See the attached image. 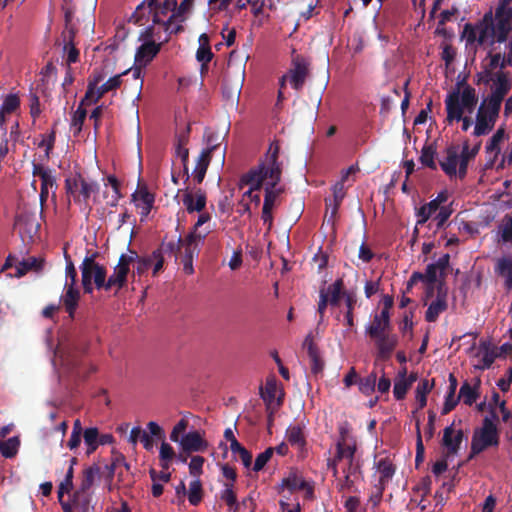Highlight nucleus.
<instances>
[{
    "instance_id": "7ed1b4c3",
    "label": "nucleus",
    "mask_w": 512,
    "mask_h": 512,
    "mask_svg": "<svg viewBox=\"0 0 512 512\" xmlns=\"http://www.w3.org/2000/svg\"><path fill=\"white\" fill-rule=\"evenodd\" d=\"M280 146L278 142H272L268 152L257 167L244 174L239 181V187L248 186L244 196H252V192L259 191L265 186V198L263 207L273 210L275 201L282 189L278 187L281 180V163L278 161Z\"/></svg>"
},
{
    "instance_id": "13d9d810",
    "label": "nucleus",
    "mask_w": 512,
    "mask_h": 512,
    "mask_svg": "<svg viewBox=\"0 0 512 512\" xmlns=\"http://www.w3.org/2000/svg\"><path fill=\"white\" fill-rule=\"evenodd\" d=\"M332 193H333V201H334V211L335 212L342 200L344 199L345 195H346V187L345 185H343L342 182H336L333 186H332Z\"/></svg>"
},
{
    "instance_id": "1a4fd4ad",
    "label": "nucleus",
    "mask_w": 512,
    "mask_h": 512,
    "mask_svg": "<svg viewBox=\"0 0 512 512\" xmlns=\"http://www.w3.org/2000/svg\"><path fill=\"white\" fill-rule=\"evenodd\" d=\"M64 257L66 262L65 284L64 294L62 295L61 299L66 308V311L69 313V316L73 317L78 305V301L80 299V292L76 287L77 271L70 256L65 253Z\"/></svg>"
},
{
    "instance_id": "393cba45",
    "label": "nucleus",
    "mask_w": 512,
    "mask_h": 512,
    "mask_svg": "<svg viewBox=\"0 0 512 512\" xmlns=\"http://www.w3.org/2000/svg\"><path fill=\"white\" fill-rule=\"evenodd\" d=\"M210 215L208 213H201L194 224L193 231L189 233L186 240L191 244L203 242L206 236L212 231L210 225Z\"/></svg>"
},
{
    "instance_id": "473e14b6",
    "label": "nucleus",
    "mask_w": 512,
    "mask_h": 512,
    "mask_svg": "<svg viewBox=\"0 0 512 512\" xmlns=\"http://www.w3.org/2000/svg\"><path fill=\"white\" fill-rule=\"evenodd\" d=\"M417 377L415 374H410L409 376L406 373V369H403L399 372L397 378L395 379L393 393L394 397L397 400H401L405 397L408 389L411 387L414 381H416Z\"/></svg>"
},
{
    "instance_id": "de8ad7c7",
    "label": "nucleus",
    "mask_w": 512,
    "mask_h": 512,
    "mask_svg": "<svg viewBox=\"0 0 512 512\" xmlns=\"http://www.w3.org/2000/svg\"><path fill=\"white\" fill-rule=\"evenodd\" d=\"M150 261V255L141 258L136 255V259H133V262L131 263V265L133 266V281H136V276L141 277L150 269Z\"/></svg>"
},
{
    "instance_id": "774afa93",
    "label": "nucleus",
    "mask_w": 512,
    "mask_h": 512,
    "mask_svg": "<svg viewBox=\"0 0 512 512\" xmlns=\"http://www.w3.org/2000/svg\"><path fill=\"white\" fill-rule=\"evenodd\" d=\"M196 58L202 64H207L212 58L210 47H198Z\"/></svg>"
},
{
    "instance_id": "052dcab7",
    "label": "nucleus",
    "mask_w": 512,
    "mask_h": 512,
    "mask_svg": "<svg viewBox=\"0 0 512 512\" xmlns=\"http://www.w3.org/2000/svg\"><path fill=\"white\" fill-rule=\"evenodd\" d=\"M204 458L201 456H193L189 463V472L195 478H198L203 472Z\"/></svg>"
},
{
    "instance_id": "79ce46f5",
    "label": "nucleus",
    "mask_w": 512,
    "mask_h": 512,
    "mask_svg": "<svg viewBox=\"0 0 512 512\" xmlns=\"http://www.w3.org/2000/svg\"><path fill=\"white\" fill-rule=\"evenodd\" d=\"M433 385V382L427 379H423L418 383L415 390V399L418 409H422L426 406L427 394L432 390Z\"/></svg>"
},
{
    "instance_id": "c03bdc74",
    "label": "nucleus",
    "mask_w": 512,
    "mask_h": 512,
    "mask_svg": "<svg viewBox=\"0 0 512 512\" xmlns=\"http://www.w3.org/2000/svg\"><path fill=\"white\" fill-rule=\"evenodd\" d=\"M160 441H161V445L159 448L160 464L163 469L167 470L170 467V464H171L172 460L175 458L176 454H175L174 448L169 443L164 441V439H162Z\"/></svg>"
},
{
    "instance_id": "37998d69",
    "label": "nucleus",
    "mask_w": 512,
    "mask_h": 512,
    "mask_svg": "<svg viewBox=\"0 0 512 512\" xmlns=\"http://www.w3.org/2000/svg\"><path fill=\"white\" fill-rule=\"evenodd\" d=\"M304 346L308 349V355L311 360V369L313 373H319L323 368V362L319 357L318 351L313 345V341L310 337H307L304 341Z\"/></svg>"
},
{
    "instance_id": "c9c22d12",
    "label": "nucleus",
    "mask_w": 512,
    "mask_h": 512,
    "mask_svg": "<svg viewBox=\"0 0 512 512\" xmlns=\"http://www.w3.org/2000/svg\"><path fill=\"white\" fill-rule=\"evenodd\" d=\"M99 477V467L90 466L83 470L82 480L78 490L75 492V497H79L80 494H86Z\"/></svg>"
},
{
    "instance_id": "f704fd0d",
    "label": "nucleus",
    "mask_w": 512,
    "mask_h": 512,
    "mask_svg": "<svg viewBox=\"0 0 512 512\" xmlns=\"http://www.w3.org/2000/svg\"><path fill=\"white\" fill-rule=\"evenodd\" d=\"M326 297L329 299V304L331 306H338L341 298H344V293H348L349 291H344V282L342 278H338L332 284H330L327 288H323L320 290Z\"/></svg>"
},
{
    "instance_id": "6e6552de",
    "label": "nucleus",
    "mask_w": 512,
    "mask_h": 512,
    "mask_svg": "<svg viewBox=\"0 0 512 512\" xmlns=\"http://www.w3.org/2000/svg\"><path fill=\"white\" fill-rule=\"evenodd\" d=\"M499 445V432L495 423L485 418L481 427L474 430L471 439L470 458L489 448Z\"/></svg>"
},
{
    "instance_id": "a18cd8bd",
    "label": "nucleus",
    "mask_w": 512,
    "mask_h": 512,
    "mask_svg": "<svg viewBox=\"0 0 512 512\" xmlns=\"http://www.w3.org/2000/svg\"><path fill=\"white\" fill-rule=\"evenodd\" d=\"M84 443L87 447V453L94 452L99 446V432L95 427L86 428L82 434Z\"/></svg>"
},
{
    "instance_id": "20e7f679",
    "label": "nucleus",
    "mask_w": 512,
    "mask_h": 512,
    "mask_svg": "<svg viewBox=\"0 0 512 512\" xmlns=\"http://www.w3.org/2000/svg\"><path fill=\"white\" fill-rule=\"evenodd\" d=\"M444 103L447 124H460L461 130L467 132L473 125L472 114L478 103L476 90L468 85L457 86L446 95Z\"/></svg>"
},
{
    "instance_id": "0e129e2a",
    "label": "nucleus",
    "mask_w": 512,
    "mask_h": 512,
    "mask_svg": "<svg viewBox=\"0 0 512 512\" xmlns=\"http://www.w3.org/2000/svg\"><path fill=\"white\" fill-rule=\"evenodd\" d=\"M434 214L430 207L426 204L422 205L420 208L416 210V220L417 225H422L427 222V220L432 217Z\"/></svg>"
},
{
    "instance_id": "412c9836",
    "label": "nucleus",
    "mask_w": 512,
    "mask_h": 512,
    "mask_svg": "<svg viewBox=\"0 0 512 512\" xmlns=\"http://www.w3.org/2000/svg\"><path fill=\"white\" fill-rule=\"evenodd\" d=\"M15 267V277H22L30 270H39L42 267V261L35 257H28L22 261H18L16 257L9 255L3 266V269Z\"/></svg>"
},
{
    "instance_id": "39448f33",
    "label": "nucleus",
    "mask_w": 512,
    "mask_h": 512,
    "mask_svg": "<svg viewBox=\"0 0 512 512\" xmlns=\"http://www.w3.org/2000/svg\"><path fill=\"white\" fill-rule=\"evenodd\" d=\"M356 441L353 437H343L337 441V455L334 460L328 462L334 476H337V462H343V480L339 482L340 490H353L360 480V465L355 457Z\"/></svg>"
},
{
    "instance_id": "a211bd4d",
    "label": "nucleus",
    "mask_w": 512,
    "mask_h": 512,
    "mask_svg": "<svg viewBox=\"0 0 512 512\" xmlns=\"http://www.w3.org/2000/svg\"><path fill=\"white\" fill-rule=\"evenodd\" d=\"M489 80L493 82L492 92L484 101L500 109L502 100L510 89L509 80L502 72H497L495 77H490Z\"/></svg>"
},
{
    "instance_id": "4468645a",
    "label": "nucleus",
    "mask_w": 512,
    "mask_h": 512,
    "mask_svg": "<svg viewBox=\"0 0 512 512\" xmlns=\"http://www.w3.org/2000/svg\"><path fill=\"white\" fill-rule=\"evenodd\" d=\"M133 259H136L135 252H130L129 254L122 255L120 257L119 263L115 267L113 274L106 281L105 289H120L123 287Z\"/></svg>"
},
{
    "instance_id": "69168bd1",
    "label": "nucleus",
    "mask_w": 512,
    "mask_h": 512,
    "mask_svg": "<svg viewBox=\"0 0 512 512\" xmlns=\"http://www.w3.org/2000/svg\"><path fill=\"white\" fill-rule=\"evenodd\" d=\"M451 214L452 210L449 206H442L434 216V220L436 221L437 227L443 226Z\"/></svg>"
},
{
    "instance_id": "5701e85b",
    "label": "nucleus",
    "mask_w": 512,
    "mask_h": 512,
    "mask_svg": "<svg viewBox=\"0 0 512 512\" xmlns=\"http://www.w3.org/2000/svg\"><path fill=\"white\" fill-rule=\"evenodd\" d=\"M178 444L186 453L203 452L208 447L207 442L198 431L183 434Z\"/></svg>"
},
{
    "instance_id": "ea45409f",
    "label": "nucleus",
    "mask_w": 512,
    "mask_h": 512,
    "mask_svg": "<svg viewBox=\"0 0 512 512\" xmlns=\"http://www.w3.org/2000/svg\"><path fill=\"white\" fill-rule=\"evenodd\" d=\"M509 139V136L504 127H499L496 132L490 137L485 145V150H493L501 153L502 146Z\"/></svg>"
},
{
    "instance_id": "dca6fc26",
    "label": "nucleus",
    "mask_w": 512,
    "mask_h": 512,
    "mask_svg": "<svg viewBox=\"0 0 512 512\" xmlns=\"http://www.w3.org/2000/svg\"><path fill=\"white\" fill-rule=\"evenodd\" d=\"M33 176L35 178L33 185L37 180L41 182L40 201L41 204H43L47 200L50 193L55 194V177L52 175V172L49 169L41 165H34Z\"/></svg>"
},
{
    "instance_id": "09e8293b",
    "label": "nucleus",
    "mask_w": 512,
    "mask_h": 512,
    "mask_svg": "<svg viewBox=\"0 0 512 512\" xmlns=\"http://www.w3.org/2000/svg\"><path fill=\"white\" fill-rule=\"evenodd\" d=\"M188 500L191 505H198L202 500V484L199 478H195L189 484Z\"/></svg>"
},
{
    "instance_id": "ddd939ff",
    "label": "nucleus",
    "mask_w": 512,
    "mask_h": 512,
    "mask_svg": "<svg viewBox=\"0 0 512 512\" xmlns=\"http://www.w3.org/2000/svg\"><path fill=\"white\" fill-rule=\"evenodd\" d=\"M443 271L439 265L429 264L426 268L425 273H413L407 282V291H409L413 285L418 282H423L426 287V298L433 295L434 290L438 288V285H442L437 281L439 274Z\"/></svg>"
},
{
    "instance_id": "2eb2a0df",
    "label": "nucleus",
    "mask_w": 512,
    "mask_h": 512,
    "mask_svg": "<svg viewBox=\"0 0 512 512\" xmlns=\"http://www.w3.org/2000/svg\"><path fill=\"white\" fill-rule=\"evenodd\" d=\"M497 356L496 348L491 343L481 341L474 349L472 365L476 370H485L492 365Z\"/></svg>"
},
{
    "instance_id": "603ef678",
    "label": "nucleus",
    "mask_w": 512,
    "mask_h": 512,
    "mask_svg": "<svg viewBox=\"0 0 512 512\" xmlns=\"http://www.w3.org/2000/svg\"><path fill=\"white\" fill-rule=\"evenodd\" d=\"M498 233L505 243H512V217L505 216L499 225Z\"/></svg>"
},
{
    "instance_id": "5fc2aeb1",
    "label": "nucleus",
    "mask_w": 512,
    "mask_h": 512,
    "mask_svg": "<svg viewBox=\"0 0 512 512\" xmlns=\"http://www.w3.org/2000/svg\"><path fill=\"white\" fill-rule=\"evenodd\" d=\"M377 376L375 373H371L367 377L360 379L358 382L359 390L365 394L370 395L375 390Z\"/></svg>"
},
{
    "instance_id": "423d86ee",
    "label": "nucleus",
    "mask_w": 512,
    "mask_h": 512,
    "mask_svg": "<svg viewBox=\"0 0 512 512\" xmlns=\"http://www.w3.org/2000/svg\"><path fill=\"white\" fill-rule=\"evenodd\" d=\"M480 148L481 142L471 146L468 141H465L461 147L451 146L439 160V165L449 178L463 179L467 174L469 161L475 158Z\"/></svg>"
},
{
    "instance_id": "8fccbe9b",
    "label": "nucleus",
    "mask_w": 512,
    "mask_h": 512,
    "mask_svg": "<svg viewBox=\"0 0 512 512\" xmlns=\"http://www.w3.org/2000/svg\"><path fill=\"white\" fill-rule=\"evenodd\" d=\"M223 486L220 497L229 506L230 510L235 512L238 508V503L233 490V484L224 483Z\"/></svg>"
},
{
    "instance_id": "4be33fe9",
    "label": "nucleus",
    "mask_w": 512,
    "mask_h": 512,
    "mask_svg": "<svg viewBox=\"0 0 512 512\" xmlns=\"http://www.w3.org/2000/svg\"><path fill=\"white\" fill-rule=\"evenodd\" d=\"M395 473V468L392 462L388 458L380 459L376 464L375 474L378 476L377 487V499H381L383 490L386 484L392 479Z\"/></svg>"
},
{
    "instance_id": "c85d7f7f",
    "label": "nucleus",
    "mask_w": 512,
    "mask_h": 512,
    "mask_svg": "<svg viewBox=\"0 0 512 512\" xmlns=\"http://www.w3.org/2000/svg\"><path fill=\"white\" fill-rule=\"evenodd\" d=\"M132 201L140 210L141 220H143L153 207L154 196L146 188H140L132 194Z\"/></svg>"
},
{
    "instance_id": "3c124183",
    "label": "nucleus",
    "mask_w": 512,
    "mask_h": 512,
    "mask_svg": "<svg viewBox=\"0 0 512 512\" xmlns=\"http://www.w3.org/2000/svg\"><path fill=\"white\" fill-rule=\"evenodd\" d=\"M344 300H345V304H346V308H347L346 314H345L346 325L349 328H352L354 326L353 309L356 304V294L353 291L344 293Z\"/></svg>"
},
{
    "instance_id": "72a5a7b5",
    "label": "nucleus",
    "mask_w": 512,
    "mask_h": 512,
    "mask_svg": "<svg viewBox=\"0 0 512 512\" xmlns=\"http://www.w3.org/2000/svg\"><path fill=\"white\" fill-rule=\"evenodd\" d=\"M495 272L504 279V285L512 290V256L507 255L496 261Z\"/></svg>"
},
{
    "instance_id": "4c0bfd02",
    "label": "nucleus",
    "mask_w": 512,
    "mask_h": 512,
    "mask_svg": "<svg viewBox=\"0 0 512 512\" xmlns=\"http://www.w3.org/2000/svg\"><path fill=\"white\" fill-rule=\"evenodd\" d=\"M480 380L476 379L474 384L465 382L459 391L458 398L466 405H472L479 396Z\"/></svg>"
},
{
    "instance_id": "9b49d317",
    "label": "nucleus",
    "mask_w": 512,
    "mask_h": 512,
    "mask_svg": "<svg viewBox=\"0 0 512 512\" xmlns=\"http://www.w3.org/2000/svg\"><path fill=\"white\" fill-rule=\"evenodd\" d=\"M500 109L483 101L477 108L471 135L480 137L489 134L495 126Z\"/></svg>"
},
{
    "instance_id": "c756f323",
    "label": "nucleus",
    "mask_w": 512,
    "mask_h": 512,
    "mask_svg": "<svg viewBox=\"0 0 512 512\" xmlns=\"http://www.w3.org/2000/svg\"><path fill=\"white\" fill-rule=\"evenodd\" d=\"M390 325V313L387 308H383L379 314L374 316L373 322L366 327V332L372 337L384 335Z\"/></svg>"
},
{
    "instance_id": "aec40b11",
    "label": "nucleus",
    "mask_w": 512,
    "mask_h": 512,
    "mask_svg": "<svg viewBox=\"0 0 512 512\" xmlns=\"http://www.w3.org/2000/svg\"><path fill=\"white\" fill-rule=\"evenodd\" d=\"M447 307V291L443 285H438L435 299L428 304V308L425 313L426 321L435 322Z\"/></svg>"
},
{
    "instance_id": "f3484780",
    "label": "nucleus",
    "mask_w": 512,
    "mask_h": 512,
    "mask_svg": "<svg viewBox=\"0 0 512 512\" xmlns=\"http://www.w3.org/2000/svg\"><path fill=\"white\" fill-rule=\"evenodd\" d=\"M261 398L266 403L267 409L274 412L282 403L283 392L275 377H269L265 386L261 388Z\"/></svg>"
},
{
    "instance_id": "2f4dec72",
    "label": "nucleus",
    "mask_w": 512,
    "mask_h": 512,
    "mask_svg": "<svg viewBox=\"0 0 512 512\" xmlns=\"http://www.w3.org/2000/svg\"><path fill=\"white\" fill-rule=\"evenodd\" d=\"M182 202L189 213L201 212L206 206V195L201 190L195 193L185 191L182 195Z\"/></svg>"
},
{
    "instance_id": "864d4df0",
    "label": "nucleus",
    "mask_w": 512,
    "mask_h": 512,
    "mask_svg": "<svg viewBox=\"0 0 512 512\" xmlns=\"http://www.w3.org/2000/svg\"><path fill=\"white\" fill-rule=\"evenodd\" d=\"M435 153H436L435 149L431 145L424 146L422 148L421 155H420L421 163L424 166L435 170L437 168V163L435 161Z\"/></svg>"
},
{
    "instance_id": "bb28decb",
    "label": "nucleus",
    "mask_w": 512,
    "mask_h": 512,
    "mask_svg": "<svg viewBox=\"0 0 512 512\" xmlns=\"http://www.w3.org/2000/svg\"><path fill=\"white\" fill-rule=\"evenodd\" d=\"M215 148H216V145H213V146L203 149L201 151V153L199 154L198 158L196 159V165L191 174L193 181L196 184L202 183V181L206 175L207 168L211 162L212 151Z\"/></svg>"
},
{
    "instance_id": "f257e3e1",
    "label": "nucleus",
    "mask_w": 512,
    "mask_h": 512,
    "mask_svg": "<svg viewBox=\"0 0 512 512\" xmlns=\"http://www.w3.org/2000/svg\"><path fill=\"white\" fill-rule=\"evenodd\" d=\"M176 0H144L131 15L130 21L144 25L152 21L139 35L141 45L135 54V67L132 69L133 77L139 78L142 69L146 67L158 54L161 44L167 39H161L158 30L172 33L174 29L171 21L175 17Z\"/></svg>"
},
{
    "instance_id": "6e6d98bb",
    "label": "nucleus",
    "mask_w": 512,
    "mask_h": 512,
    "mask_svg": "<svg viewBox=\"0 0 512 512\" xmlns=\"http://www.w3.org/2000/svg\"><path fill=\"white\" fill-rule=\"evenodd\" d=\"M19 106H20V100H19L18 96L15 94H9L4 98L0 109L3 112H6L7 114H11V113L15 112L19 108Z\"/></svg>"
},
{
    "instance_id": "f03ea898",
    "label": "nucleus",
    "mask_w": 512,
    "mask_h": 512,
    "mask_svg": "<svg viewBox=\"0 0 512 512\" xmlns=\"http://www.w3.org/2000/svg\"><path fill=\"white\" fill-rule=\"evenodd\" d=\"M512 31V0H499L494 15L488 12L483 19L475 24H466L464 37L467 44H477L488 49L487 62L484 64L485 72L495 77L497 72L508 66L500 53L492 54V47L496 43L505 42Z\"/></svg>"
},
{
    "instance_id": "6ab92c4d",
    "label": "nucleus",
    "mask_w": 512,
    "mask_h": 512,
    "mask_svg": "<svg viewBox=\"0 0 512 512\" xmlns=\"http://www.w3.org/2000/svg\"><path fill=\"white\" fill-rule=\"evenodd\" d=\"M308 64L305 59L297 56L293 58L292 68L289 71L288 75L282 77L281 86L284 85L285 81H289L291 86L298 90L300 89L305 81L308 71Z\"/></svg>"
},
{
    "instance_id": "a878e982",
    "label": "nucleus",
    "mask_w": 512,
    "mask_h": 512,
    "mask_svg": "<svg viewBox=\"0 0 512 512\" xmlns=\"http://www.w3.org/2000/svg\"><path fill=\"white\" fill-rule=\"evenodd\" d=\"M121 77L122 74L110 77L106 82L101 84L97 90H95L94 86H92V88H88L85 94V100H88L90 103H95L105 93L116 90L121 85Z\"/></svg>"
},
{
    "instance_id": "f8f14e48",
    "label": "nucleus",
    "mask_w": 512,
    "mask_h": 512,
    "mask_svg": "<svg viewBox=\"0 0 512 512\" xmlns=\"http://www.w3.org/2000/svg\"><path fill=\"white\" fill-rule=\"evenodd\" d=\"M165 438L163 428L156 422L150 421L147 423V429L144 430L140 426L133 427L130 431L128 441L136 446L138 442L143 445L147 451H153L154 439L162 440Z\"/></svg>"
},
{
    "instance_id": "0eeeda50",
    "label": "nucleus",
    "mask_w": 512,
    "mask_h": 512,
    "mask_svg": "<svg viewBox=\"0 0 512 512\" xmlns=\"http://www.w3.org/2000/svg\"><path fill=\"white\" fill-rule=\"evenodd\" d=\"M66 190L75 202L87 207L91 203L97 204L100 202L99 185L95 181L83 178L80 175L66 180Z\"/></svg>"
},
{
    "instance_id": "a19ab883",
    "label": "nucleus",
    "mask_w": 512,
    "mask_h": 512,
    "mask_svg": "<svg viewBox=\"0 0 512 512\" xmlns=\"http://www.w3.org/2000/svg\"><path fill=\"white\" fill-rule=\"evenodd\" d=\"M20 447L18 436L10 437L6 440H0V453L5 458H13L17 455Z\"/></svg>"
},
{
    "instance_id": "9d476101",
    "label": "nucleus",
    "mask_w": 512,
    "mask_h": 512,
    "mask_svg": "<svg viewBox=\"0 0 512 512\" xmlns=\"http://www.w3.org/2000/svg\"><path fill=\"white\" fill-rule=\"evenodd\" d=\"M82 285L86 293L93 292V284L98 289L106 287V270L95 262L94 255L86 256L81 265Z\"/></svg>"
},
{
    "instance_id": "cd10ccee",
    "label": "nucleus",
    "mask_w": 512,
    "mask_h": 512,
    "mask_svg": "<svg viewBox=\"0 0 512 512\" xmlns=\"http://www.w3.org/2000/svg\"><path fill=\"white\" fill-rule=\"evenodd\" d=\"M463 441V432L455 429L453 424L443 431L442 444L450 454H457Z\"/></svg>"
},
{
    "instance_id": "4d7b16f0",
    "label": "nucleus",
    "mask_w": 512,
    "mask_h": 512,
    "mask_svg": "<svg viewBox=\"0 0 512 512\" xmlns=\"http://www.w3.org/2000/svg\"><path fill=\"white\" fill-rule=\"evenodd\" d=\"M176 155L181 159L183 163V169L185 173L186 181L189 179V168H188V160H189V150L185 147L182 141L176 147Z\"/></svg>"
},
{
    "instance_id": "680f3d73",
    "label": "nucleus",
    "mask_w": 512,
    "mask_h": 512,
    "mask_svg": "<svg viewBox=\"0 0 512 512\" xmlns=\"http://www.w3.org/2000/svg\"><path fill=\"white\" fill-rule=\"evenodd\" d=\"M188 422L185 419H181L172 429L170 433V440L179 443L181 435L185 432Z\"/></svg>"
},
{
    "instance_id": "b1692460",
    "label": "nucleus",
    "mask_w": 512,
    "mask_h": 512,
    "mask_svg": "<svg viewBox=\"0 0 512 512\" xmlns=\"http://www.w3.org/2000/svg\"><path fill=\"white\" fill-rule=\"evenodd\" d=\"M285 439L289 445L296 449L301 456L306 454V434L304 427L299 424L290 425L285 434Z\"/></svg>"
},
{
    "instance_id": "338daca9",
    "label": "nucleus",
    "mask_w": 512,
    "mask_h": 512,
    "mask_svg": "<svg viewBox=\"0 0 512 512\" xmlns=\"http://www.w3.org/2000/svg\"><path fill=\"white\" fill-rule=\"evenodd\" d=\"M512 383V367H510L506 373H505V376L500 378L498 381H497V386L498 388L503 391V392H506L509 390L510 388V385Z\"/></svg>"
},
{
    "instance_id": "e433bc0d",
    "label": "nucleus",
    "mask_w": 512,
    "mask_h": 512,
    "mask_svg": "<svg viewBox=\"0 0 512 512\" xmlns=\"http://www.w3.org/2000/svg\"><path fill=\"white\" fill-rule=\"evenodd\" d=\"M375 339L378 348V356L382 359L389 358L397 345V337L395 335L384 334Z\"/></svg>"
},
{
    "instance_id": "49530a36",
    "label": "nucleus",
    "mask_w": 512,
    "mask_h": 512,
    "mask_svg": "<svg viewBox=\"0 0 512 512\" xmlns=\"http://www.w3.org/2000/svg\"><path fill=\"white\" fill-rule=\"evenodd\" d=\"M87 102L88 104H91L88 100H85V98L81 101L78 108L74 111L72 118H71V128L74 130L75 133H78L82 129L83 122L86 118V110L83 108V104Z\"/></svg>"
},
{
    "instance_id": "e2e57ef3",
    "label": "nucleus",
    "mask_w": 512,
    "mask_h": 512,
    "mask_svg": "<svg viewBox=\"0 0 512 512\" xmlns=\"http://www.w3.org/2000/svg\"><path fill=\"white\" fill-rule=\"evenodd\" d=\"M150 268H152L153 275H156L163 268L164 259L160 251H154L150 255Z\"/></svg>"
},
{
    "instance_id": "58836bf2",
    "label": "nucleus",
    "mask_w": 512,
    "mask_h": 512,
    "mask_svg": "<svg viewBox=\"0 0 512 512\" xmlns=\"http://www.w3.org/2000/svg\"><path fill=\"white\" fill-rule=\"evenodd\" d=\"M104 185L106 189L110 188V191H104V197L107 199V205L111 207L116 206L121 197L116 177L109 175Z\"/></svg>"
},
{
    "instance_id": "7c9ffc66",
    "label": "nucleus",
    "mask_w": 512,
    "mask_h": 512,
    "mask_svg": "<svg viewBox=\"0 0 512 512\" xmlns=\"http://www.w3.org/2000/svg\"><path fill=\"white\" fill-rule=\"evenodd\" d=\"M283 489H287L288 491H296L303 490L306 494V497H311L313 495L312 486L307 483L301 474L293 472L290 473L286 478L282 481Z\"/></svg>"
},
{
    "instance_id": "bf43d9fd",
    "label": "nucleus",
    "mask_w": 512,
    "mask_h": 512,
    "mask_svg": "<svg viewBox=\"0 0 512 512\" xmlns=\"http://www.w3.org/2000/svg\"><path fill=\"white\" fill-rule=\"evenodd\" d=\"M273 452H274V449L270 447V448H267L264 452L260 453L254 461L253 470L255 472L262 470L263 467L267 464V462L272 457Z\"/></svg>"
}]
</instances>
